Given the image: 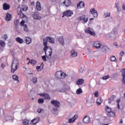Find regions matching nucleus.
I'll list each match as a JSON object with an SVG mask.
<instances>
[{"instance_id": "obj_1", "label": "nucleus", "mask_w": 125, "mask_h": 125, "mask_svg": "<svg viewBox=\"0 0 125 125\" xmlns=\"http://www.w3.org/2000/svg\"><path fill=\"white\" fill-rule=\"evenodd\" d=\"M43 45L44 46L43 50L45 52V54L46 56L47 59H50L51 58V55H52V49L50 47L47 46V42H50V43H54L55 42L54 38L48 36L46 38H43Z\"/></svg>"}, {"instance_id": "obj_2", "label": "nucleus", "mask_w": 125, "mask_h": 125, "mask_svg": "<svg viewBox=\"0 0 125 125\" xmlns=\"http://www.w3.org/2000/svg\"><path fill=\"white\" fill-rule=\"evenodd\" d=\"M11 73H14L19 68V60L17 58H14L11 65Z\"/></svg>"}, {"instance_id": "obj_3", "label": "nucleus", "mask_w": 125, "mask_h": 125, "mask_svg": "<svg viewBox=\"0 0 125 125\" xmlns=\"http://www.w3.org/2000/svg\"><path fill=\"white\" fill-rule=\"evenodd\" d=\"M84 32L86 34H88L90 35V36H92L93 37H95L96 36V33H95V31L93 28L91 27H87L84 30Z\"/></svg>"}, {"instance_id": "obj_4", "label": "nucleus", "mask_w": 125, "mask_h": 125, "mask_svg": "<svg viewBox=\"0 0 125 125\" xmlns=\"http://www.w3.org/2000/svg\"><path fill=\"white\" fill-rule=\"evenodd\" d=\"M62 17L63 18L64 16H66V17H70L73 15V11H72L71 10H68L67 11H65L62 13Z\"/></svg>"}, {"instance_id": "obj_5", "label": "nucleus", "mask_w": 125, "mask_h": 125, "mask_svg": "<svg viewBox=\"0 0 125 125\" xmlns=\"http://www.w3.org/2000/svg\"><path fill=\"white\" fill-rule=\"evenodd\" d=\"M77 20H78V21H80L81 20H83V21H82V23L83 24H85V23H86V22H87V21H88V18H85V15H82L81 16H79L78 18H77Z\"/></svg>"}, {"instance_id": "obj_6", "label": "nucleus", "mask_w": 125, "mask_h": 125, "mask_svg": "<svg viewBox=\"0 0 125 125\" xmlns=\"http://www.w3.org/2000/svg\"><path fill=\"white\" fill-rule=\"evenodd\" d=\"M115 35H118V31H117V29L114 28L110 33H108L106 35V38H111V37H113V36H115Z\"/></svg>"}, {"instance_id": "obj_7", "label": "nucleus", "mask_w": 125, "mask_h": 125, "mask_svg": "<svg viewBox=\"0 0 125 125\" xmlns=\"http://www.w3.org/2000/svg\"><path fill=\"white\" fill-rule=\"evenodd\" d=\"M19 9L20 11H18L19 15H20L21 18H23V20H25L26 22H27V21H28V18H27V17H26V16H25L24 14L22 13V9L21 8H19Z\"/></svg>"}, {"instance_id": "obj_8", "label": "nucleus", "mask_w": 125, "mask_h": 125, "mask_svg": "<svg viewBox=\"0 0 125 125\" xmlns=\"http://www.w3.org/2000/svg\"><path fill=\"white\" fill-rule=\"evenodd\" d=\"M51 103L54 106H55V107H56V108H59V107L60 106V102H59L57 100H52L51 101Z\"/></svg>"}, {"instance_id": "obj_9", "label": "nucleus", "mask_w": 125, "mask_h": 125, "mask_svg": "<svg viewBox=\"0 0 125 125\" xmlns=\"http://www.w3.org/2000/svg\"><path fill=\"white\" fill-rule=\"evenodd\" d=\"M93 103V100H92V97H88L86 98L85 104L87 105H92Z\"/></svg>"}, {"instance_id": "obj_10", "label": "nucleus", "mask_w": 125, "mask_h": 125, "mask_svg": "<svg viewBox=\"0 0 125 125\" xmlns=\"http://www.w3.org/2000/svg\"><path fill=\"white\" fill-rule=\"evenodd\" d=\"M93 46L95 48H100L102 46V44L99 41L95 42L94 43Z\"/></svg>"}, {"instance_id": "obj_11", "label": "nucleus", "mask_w": 125, "mask_h": 125, "mask_svg": "<svg viewBox=\"0 0 125 125\" xmlns=\"http://www.w3.org/2000/svg\"><path fill=\"white\" fill-rule=\"evenodd\" d=\"M90 12L91 13V14H92L93 17H94L95 18H96V17H97V16H98L97 11H96L95 9L94 8L91 9V10H90Z\"/></svg>"}, {"instance_id": "obj_12", "label": "nucleus", "mask_w": 125, "mask_h": 125, "mask_svg": "<svg viewBox=\"0 0 125 125\" xmlns=\"http://www.w3.org/2000/svg\"><path fill=\"white\" fill-rule=\"evenodd\" d=\"M122 73V83L123 84H125V69L123 68L121 71Z\"/></svg>"}, {"instance_id": "obj_13", "label": "nucleus", "mask_w": 125, "mask_h": 125, "mask_svg": "<svg viewBox=\"0 0 125 125\" xmlns=\"http://www.w3.org/2000/svg\"><path fill=\"white\" fill-rule=\"evenodd\" d=\"M70 56L73 58H75L78 56V53H77V51H76L75 50L72 49L70 51Z\"/></svg>"}, {"instance_id": "obj_14", "label": "nucleus", "mask_w": 125, "mask_h": 125, "mask_svg": "<svg viewBox=\"0 0 125 125\" xmlns=\"http://www.w3.org/2000/svg\"><path fill=\"white\" fill-rule=\"evenodd\" d=\"M83 122L84 124H89L90 123V117L87 115L85 116L83 119Z\"/></svg>"}, {"instance_id": "obj_15", "label": "nucleus", "mask_w": 125, "mask_h": 125, "mask_svg": "<svg viewBox=\"0 0 125 125\" xmlns=\"http://www.w3.org/2000/svg\"><path fill=\"white\" fill-rule=\"evenodd\" d=\"M77 119H78V115H75L73 117L68 120V123L69 124H73V123H75V121Z\"/></svg>"}, {"instance_id": "obj_16", "label": "nucleus", "mask_w": 125, "mask_h": 125, "mask_svg": "<svg viewBox=\"0 0 125 125\" xmlns=\"http://www.w3.org/2000/svg\"><path fill=\"white\" fill-rule=\"evenodd\" d=\"M32 17L34 19H37V20H40V19H42V18L39 15V13L35 12L32 15Z\"/></svg>"}, {"instance_id": "obj_17", "label": "nucleus", "mask_w": 125, "mask_h": 125, "mask_svg": "<svg viewBox=\"0 0 125 125\" xmlns=\"http://www.w3.org/2000/svg\"><path fill=\"white\" fill-rule=\"evenodd\" d=\"M63 3L66 6V7H68L71 5L72 1L71 0H64V1L63 2Z\"/></svg>"}, {"instance_id": "obj_18", "label": "nucleus", "mask_w": 125, "mask_h": 125, "mask_svg": "<svg viewBox=\"0 0 125 125\" xmlns=\"http://www.w3.org/2000/svg\"><path fill=\"white\" fill-rule=\"evenodd\" d=\"M40 96H43L45 99L49 100L50 99V96L47 93H41L39 95Z\"/></svg>"}, {"instance_id": "obj_19", "label": "nucleus", "mask_w": 125, "mask_h": 125, "mask_svg": "<svg viewBox=\"0 0 125 125\" xmlns=\"http://www.w3.org/2000/svg\"><path fill=\"white\" fill-rule=\"evenodd\" d=\"M84 83V80L83 79H78L77 81H76V83L78 85H80L83 84Z\"/></svg>"}, {"instance_id": "obj_20", "label": "nucleus", "mask_w": 125, "mask_h": 125, "mask_svg": "<svg viewBox=\"0 0 125 125\" xmlns=\"http://www.w3.org/2000/svg\"><path fill=\"white\" fill-rule=\"evenodd\" d=\"M84 6V2L81 1L80 3L77 4V7L78 9L83 8Z\"/></svg>"}, {"instance_id": "obj_21", "label": "nucleus", "mask_w": 125, "mask_h": 125, "mask_svg": "<svg viewBox=\"0 0 125 125\" xmlns=\"http://www.w3.org/2000/svg\"><path fill=\"white\" fill-rule=\"evenodd\" d=\"M36 9L38 11H41V10H42V6L39 1H37L36 3Z\"/></svg>"}, {"instance_id": "obj_22", "label": "nucleus", "mask_w": 125, "mask_h": 125, "mask_svg": "<svg viewBox=\"0 0 125 125\" xmlns=\"http://www.w3.org/2000/svg\"><path fill=\"white\" fill-rule=\"evenodd\" d=\"M61 71H57L55 74V77L57 79H59L60 80H61Z\"/></svg>"}, {"instance_id": "obj_23", "label": "nucleus", "mask_w": 125, "mask_h": 125, "mask_svg": "<svg viewBox=\"0 0 125 125\" xmlns=\"http://www.w3.org/2000/svg\"><path fill=\"white\" fill-rule=\"evenodd\" d=\"M10 7V6H9V5L7 4V3H4L3 4V9H4V10H8Z\"/></svg>"}, {"instance_id": "obj_24", "label": "nucleus", "mask_w": 125, "mask_h": 125, "mask_svg": "<svg viewBox=\"0 0 125 125\" xmlns=\"http://www.w3.org/2000/svg\"><path fill=\"white\" fill-rule=\"evenodd\" d=\"M103 101V100H102V99L101 97L98 98L96 102V103L98 106L101 105V103H102Z\"/></svg>"}, {"instance_id": "obj_25", "label": "nucleus", "mask_w": 125, "mask_h": 125, "mask_svg": "<svg viewBox=\"0 0 125 125\" xmlns=\"http://www.w3.org/2000/svg\"><path fill=\"white\" fill-rule=\"evenodd\" d=\"M12 18V17L11 15H10L9 13L6 14V18H5L6 21H10V20H11Z\"/></svg>"}, {"instance_id": "obj_26", "label": "nucleus", "mask_w": 125, "mask_h": 125, "mask_svg": "<svg viewBox=\"0 0 125 125\" xmlns=\"http://www.w3.org/2000/svg\"><path fill=\"white\" fill-rule=\"evenodd\" d=\"M59 42L62 45H64L65 42H64V38L63 37H61L59 39Z\"/></svg>"}, {"instance_id": "obj_27", "label": "nucleus", "mask_w": 125, "mask_h": 125, "mask_svg": "<svg viewBox=\"0 0 125 125\" xmlns=\"http://www.w3.org/2000/svg\"><path fill=\"white\" fill-rule=\"evenodd\" d=\"M25 42H26V43L27 44H30V43H31V42H32V39L30 37H26L25 38Z\"/></svg>"}, {"instance_id": "obj_28", "label": "nucleus", "mask_w": 125, "mask_h": 125, "mask_svg": "<svg viewBox=\"0 0 125 125\" xmlns=\"http://www.w3.org/2000/svg\"><path fill=\"white\" fill-rule=\"evenodd\" d=\"M41 119L40 118H36L35 119H34L31 121L32 123H33V124H37V123H39L40 122Z\"/></svg>"}, {"instance_id": "obj_29", "label": "nucleus", "mask_w": 125, "mask_h": 125, "mask_svg": "<svg viewBox=\"0 0 125 125\" xmlns=\"http://www.w3.org/2000/svg\"><path fill=\"white\" fill-rule=\"evenodd\" d=\"M101 50L103 52H107L108 51V47L105 45H103L102 47Z\"/></svg>"}, {"instance_id": "obj_30", "label": "nucleus", "mask_w": 125, "mask_h": 125, "mask_svg": "<svg viewBox=\"0 0 125 125\" xmlns=\"http://www.w3.org/2000/svg\"><path fill=\"white\" fill-rule=\"evenodd\" d=\"M107 116L109 118H111V117L112 118H114V117L116 116V113L112 111H110V112H109V113H107Z\"/></svg>"}, {"instance_id": "obj_31", "label": "nucleus", "mask_w": 125, "mask_h": 125, "mask_svg": "<svg viewBox=\"0 0 125 125\" xmlns=\"http://www.w3.org/2000/svg\"><path fill=\"white\" fill-rule=\"evenodd\" d=\"M36 69L38 71H42L43 69V63L42 62L40 66H37Z\"/></svg>"}, {"instance_id": "obj_32", "label": "nucleus", "mask_w": 125, "mask_h": 125, "mask_svg": "<svg viewBox=\"0 0 125 125\" xmlns=\"http://www.w3.org/2000/svg\"><path fill=\"white\" fill-rule=\"evenodd\" d=\"M16 41L19 42V43H23V42H24V40L20 37L17 38Z\"/></svg>"}, {"instance_id": "obj_33", "label": "nucleus", "mask_w": 125, "mask_h": 125, "mask_svg": "<svg viewBox=\"0 0 125 125\" xmlns=\"http://www.w3.org/2000/svg\"><path fill=\"white\" fill-rule=\"evenodd\" d=\"M19 77H18V76L17 75H13V79L14 80V81H16L18 82L17 83H19Z\"/></svg>"}, {"instance_id": "obj_34", "label": "nucleus", "mask_w": 125, "mask_h": 125, "mask_svg": "<svg viewBox=\"0 0 125 125\" xmlns=\"http://www.w3.org/2000/svg\"><path fill=\"white\" fill-rule=\"evenodd\" d=\"M67 77V74H66V73H64V72H61V79H65V78H66Z\"/></svg>"}, {"instance_id": "obj_35", "label": "nucleus", "mask_w": 125, "mask_h": 125, "mask_svg": "<svg viewBox=\"0 0 125 125\" xmlns=\"http://www.w3.org/2000/svg\"><path fill=\"white\" fill-rule=\"evenodd\" d=\"M23 125H29V120L28 119H24L22 121Z\"/></svg>"}, {"instance_id": "obj_36", "label": "nucleus", "mask_w": 125, "mask_h": 125, "mask_svg": "<svg viewBox=\"0 0 125 125\" xmlns=\"http://www.w3.org/2000/svg\"><path fill=\"white\" fill-rule=\"evenodd\" d=\"M110 60L112 62H118V60H117V59H116V57L115 56H112L110 58Z\"/></svg>"}, {"instance_id": "obj_37", "label": "nucleus", "mask_w": 125, "mask_h": 125, "mask_svg": "<svg viewBox=\"0 0 125 125\" xmlns=\"http://www.w3.org/2000/svg\"><path fill=\"white\" fill-rule=\"evenodd\" d=\"M29 63L31 64V65H33V66H35L37 64V61L34 60H31L29 61Z\"/></svg>"}, {"instance_id": "obj_38", "label": "nucleus", "mask_w": 125, "mask_h": 125, "mask_svg": "<svg viewBox=\"0 0 125 125\" xmlns=\"http://www.w3.org/2000/svg\"><path fill=\"white\" fill-rule=\"evenodd\" d=\"M0 45L2 47H4L5 46V42L3 41L0 40Z\"/></svg>"}, {"instance_id": "obj_39", "label": "nucleus", "mask_w": 125, "mask_h": 125, "mask_svg": "<svg viewBox=\"0 0 125 125\" xmlns=\"http://www.w3.org/2000/svg\"><path fill=\"white\" fill-rule=\"evenodd\" d=\"M76 93L77 94H82L83 93V90L82 88H79L76 90Z\"/></svg>"}, {"instance_id": "obj_40", "label": "nucleus", "mask_w": 125, "mask_h": 125, "mask_svg": "<svg viewBox=\"0 0 125 125\" xmlns=\"http://www.w3.org/2000/svg\"><path fill=\"white\" fill-rule=\"evenodd\" d=\"M32 81L33 82V83H37L38 82V78L37 77H33L32 79Z\"/></svg>"}, {"instance_id": "obj_41", "label": "nucleus", "mask_w": 125, "mask_h": 125, "mask_svg": "<svg viewBox=\"0 0 125 125\" xmlns=\"http://www.w3.org/2000/svg\"><path fill=\"white\" fill-rule=\"evenodd\" d=\"M18 24H19V20H15L14 21V25L16 28H17V26H18Z\"/></svg>"}, {"instance_id": "obj_42", "label": "nucleus", "mask_w": 125, "mask_h": 125, "mask_svg": "<svg viewBox=\"0 0 125 125\" xmlns=\"http://www.w3.org/2000/svg\"><path fill=\"white\" fill-rule=\"evenodd\" d=\"M106 112H107L108 113L111 112L112 109L109 107V106H107L106 107V109H105Z\"/></svg>"}, {"instance_id": "obj_43", "label": "nucleus", "mask_w": 125, "mask_h": 125, "mask_svg": "<svg viewBox=\"0 0 125 125\" xmlns=\"http://www.w3.org/2000/svg\"><path fill=\"white\" fill-rule=\"evenodd\" d=\"M104 16L105 18H107V17H110V16H111V14L110 12L105 13L104 14Z\"/></svg>"}, {"instance_id": "obj_44", "label": "nucleus", "mask_w": 125, "mask_h": 125, "mask_svg": "<svg viewBox=\"0 0 125 125\" xmlns=\"http://www.w3.org/2000/svg\"><path fill=\"white\" fill-rule=\"evenodd\" d=\"M38 102V103H39V104H42V103L44 102L43 99H42V98L39 99Z\"/></svg>"}, {"instance_id": "obj_45", "label": "nucleus", "mask_w": 125, "mask_h": 125, "mask_svg": "<svg viewBox=\"0 0 125 125\" xmlns=\"http://www.w3.org/2000/svg\"><path fill=\"white\" fill-rule=\"evenodd\" d=\"M23 31H24V32H28V31H29V29H28L27 25L25 24L23 25Z\"/></svg>"}, {"instance_id": "obj_46", "label": "nucleus", "mask_w": 125, "mask_h": 125, "mask_svg": "<svg viewBox=\"0 0 125 125\" xmlns=\"http://www.w3.org/2000/svg\"><path fill=\"white\" fill-rule=\"evenodd\" d=\"M109 78H110V75L108 74L106 76L103 77L102 79L104 80H108V79H109Z\"/></svg>"}, {"instance_id": "obj_47", "label": "nucleus", "mask_w": 125, "mask_h": 125, "mask_svg": "<svg viewBox=\"0 0 125 125\" xmlns=\"http://www.w3.org/2000/svg\"><path fill=\"white\" fill-rule=\"evenodd\" d=\"M117 107L118 109H120V104H119L121 102V99H118L117 100Z\"/></svg>"}, {"instance_id": "obj_48", "label": "nucleus", "mask_w": 125, "mask_h": 125, "mask_svg": "<svg viewBox=\"0 0 125 125\" xmlns=\"http://www.w3.org/2000/svg\"><path fill=\"white\" fill-rule=\"evenodd\" d=\"M114 96L111 97L108 100V103L110 104L114 100Z\"/></svg>"}, {"instance_id": "obj_49", "label": "nucleus", "mask_w": 125, "mask_h": 125, "mask_svg": "<svg viewBox=\"0 0 125 125\" xmlns=\"http://www.w3.org/2000/svg\"><path fill=\"white\" fill-rule=\"evenodd\" d=\"M68 90L67 88H64L63 89H62L61 90H60V92H65V91H67Z\"/></svg>"}, {"instance_id": "obj_50", "label": "nucleus", "mask_w": 125, "mask_h": 125, "mask_svg": "<svg viewBox=\"0 0 125 125\" xmlns=\"http://www.w3.org/2000/svg\"><path fill=\"white\" fill-rule=\"evenodd\" d=\"M76 102V99H73L72 100L71 103V104H73V105H75Z\"/></svg>"}, {"instance_id": "obj_51", "label": "nucleus", "mask_w": 125, "mask_h": 125, "mask_svg": "<svg viewBox=\"0 0 125 125\" xmlns=\"http://www.w3.org/2000/svg\"><path fill=\"white\" fill-rule=\"evenodd\" d=\"M25 23V21H22L21 22H20V25L21 26H22V27H24V24Z\"/></svg>"}, {"instance_id": "obj_52", "label": "nucleus", "mask_w": 125, "mask_h": 125, "mask_svg": "<svg viewBox=\"0 0 125 125\" xmlns=\"http://www.w3.org/2000/svg\"><path fill=\"white\" fill-rule=\"evenodd\" d=\"M37 112L38 113H39V114H41L42 113V109L41 108H38L37 109Z\"/></svg>"}, {"instance_id": "obj_53", "label": "nucleus", "mask_w": 125, "mask_h": 125, "mask_svg": "<svg viewBox=\"0 0 125 125\" xmlns=\"http://www.w3.org/2000/svg\"><path fill=\"white\" fill-rule=\"evenodd\" d=\"M94 95L95 97H98L99 96V93H98V91H97L95 93Z\"/></svg>"}, {"instance_id": "obj_54", "label": "nucleus", "mask_w": 125, "mask_h": 125, "mask_svg": "<svg viewBox=\"0 0 125 125\" xmlns=\"http://www.w3.org/2000/svg\"><path fill=\"white\" fill-rule=\"evenodd\" d=\"M28 8L27 7H24L21 9V11H26Z\"/></svg>"}, {"instance_id": "obj_55", "label": "nucleus", "mask_w": 125, "mask_h": 125, "mask_svg": "<svg viewBox=\"0 0 125 125\" xmlns=\"http://www.w3.org/2000/svg\"><path fill=\"white\" fill-rule=\"evenodd\" d=\"M3 37L5 39V41H6V40H7V39H8V37H7V35L6 34H4L3 35Z\"/></svg>"}, {"instance_id": "obj_56", "label": "nucleus", "mask_w": 125, "mask_h": 125, "mask_svg": "<svg viewBox=\"0 0 125 125\" xmlns=\"http://www.w3.org/2000/svg\"><path fill=\"white\" fill-rule=\"evenodd\" d=\"M42 59L44 61H46V57L45 56H42Z\"/></svg>"}, {"instance_id": "obj_57", "label": "nucleus", "mask_w": 125, "mask_h": 125, "mask_svg": "<svg viewBox=\"0 0 125 125\" xmlns=\"http://www.w3.org/2000/svg\"><path fill=\"white\" fill-rule=\"evenodd\" d=\"M124 54H125V52L124 51H121L120 53V55H121V56H124Z\"/></svg>"}, {"instance_id": "obj_58", "label": "nucleus", "mask_w": 125, "mask_h": 125, "mask_svg": "<svg viewBox=\"0 0 125 125\" xmlns=\"http://www.w3.org/2000/svg\"><path fill=\"white\" fill-rule=\"evenodd\" d=\"M79 72L80 73H84V70H83V69L81 68L79 70Z\"/></svg>"}, {"instance_id": "obj_59", "label": "nucleus", "mask_w": 125, "mask_h": 125, "mask_svg": "<svg viewBox=\"0 0 125 125\" xmlns=\"http://www.w3.org/2000/svg\"><path fill=\"white\" fill-rule=\"evenodd\" d=\"M1 67L3 69L5 67V64L4 63H2L1 65Z\"/></svg>"}, {"instance_id": "obj_60", "label": "nucleus", "mask_w": 125, "mask_h": 125, "mask_svg": "<svg viewBox=\"0 0 125 125\" xmlns=\"http://www.w3.org/2000/svg\"><path fill=\"white\" fill-rule=\"evenodd\" d=\"M122 7H123V10H125V4H123Z\"/></svg>"}, {"instance_id": "obj_61", "label": "nucleus", "mask_w": 125, "mask_h": 125, "mask_svg": "<svg viewBox=\"0 0 125 125\" xmlns=\"http://www.w3.org/2000/svg\"><path fill=\"white\" fill-rule=\"evenodd\" d=\"M53 110H54V112H57V108H54L53 109Z\"/></svg>"}, {"instance_id": "obj_62", "label": "nucleus", "mask_w": 125, "mask_h": 125, "mask_svg": "<svg viewBox=\"0 0 125 125\" xmlns=\"http://www.w3.org/2000/svg\"><path fill=\"white\" fill-rule=\"evenodd\" d=\"M94 19V18H90L89 21H91V20H93Z\"/></svg>"}, {"instance_id": "obj_63", "label": "nucleus", "mask_w": 125, "mask_h": 125, "mask_svg": "<svg viewBox=\"0 0 125 125\" xmlns=\"http://www.w3.org/2000/svg\"><path fill=\"white\" fill-rule=\"evenodd\" d=\"M114 45H115V46H117V45H118V44H117V43H114Z\"/></svg>"}, {"instance_id": "obj_64", "label": "nucleus", "mask_w": 125, "mask_h": 125, "mask_svg": "<svg viewBox=\"0 0 125 125\" xmlns=\"http://www.w3.org/2000/svg\"><path fill=\"white\" fill-rule=\"evenodd\" d=\"M120 61H122V57L119 59Z\"/></svg>"}]
</instances>
